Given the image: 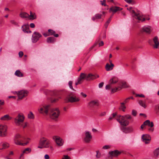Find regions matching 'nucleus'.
Segmentation results:
<instances>
[{
	"label": "nucleus",
	"instance_id": "nucleus-1",
	"mask_svg": "<svg viewBox=\"0 0 159 159\" xmlns=\"http://www.w3.org/2000/svg\"><path fill=\"white\" fill-rule=\"evenodd\" d=\"M132 116L129 115H125L124 116H118L116 118L117 120L120 124L123 126L121 128V131L125 134H128L133 132V128L132 127H125L129 124V121L128 120H131Z\"/></svg>",
	"mask_w": 159,
	"mask_h": 159
},
{
	"label": "nucleus",
	"instance_id": "nucleus-2",
	"mask_svg": "<svg viewBox=\"0 0 159 159\" xmlns=\"http://www.w3.org/2000/svg\"><path fill=\"white\" fill-rule=\"evenodd\" d=\"M25 118L24 115L20 113L14 118V122L17 126L24 128L26 127L27 125V122H24Z\"/></svg>",
	"mask_w": 159,
	"mask_h": 159
},
{
	"label": "nucleus",
	"instance_id": "nucleus-3",
	"mask_svg": "<svg viewBox=\"0 0 159 159\" xmlns=\"http://www.w3.org/2000/svg\"><path fill=\"white\" fill-rule=\"evenodd\" d=\"M99 77V75H94L92 74H89L88 75L83 73H81L80 74V77L78 80V82L75 83V85H77L79 84H81L83 80L84 79L87 80H93Z\"/></svg>",
	"mask_w": 159,
	"mask_h": 159
},
{
	"label": "nucleus",
	"instance_id": "nucleus-4",
	"mask_svg": "<svg viewBox=\"0 0 159 159\" xmlns=\"http://www.w3.org/2000/svg\"><path fill=\"white\" fill-rule=\"evenodd\" d=\"M29 139H26L23 136L17 134L14 139L15 143L18 145L25 146L29 143Z\"/></svg>",
	"mask_w": 159,
	"mask_h": 159
},
{
	"label": "nucleus",
	"instance_id": "nucleus-5",
	"mask_svg": "<svg viewBox=\"0 0 159 159\" xmlns=\"http://www.w3.org/2000/svg\"><path fill=\"white\" fill-rule=\"evenodd\" d=\"M39 146L38 148H49L52 151L53 148L50 144V141L48 139L43 137L40 140L39 143Z\"/></svg>",
	"mask_w": 159,
	"mask_h": 159
},
{
	"label": "nucleus",
	"instance_id": "nucleus-6",
	"mask_svg": "<svg viewBox=\"0 0 159 159\" xmlns=\"http://www.w3.org/2000/svg\"><path fill=\"white\" fill-rule=\"evenodd\" d=\"M60 114V111L58 108H51L48 116L52 119L56 120L58 119Z\"/></svg>",
	"mask_w": 159,
	"mask_h": 159
},
{
	"label": "nucleus",
	"instance_id": "nucleus-7",
	"mask_svg": "<svg viewBox=\"0 0 159 159\" xmlns=\"http://www.w3.org/2000/svg\"><path fill=\"white\" fill-rule=\"evenodd\" d=\"M80 100L79 98L76 97V94L73 92L69 93L65 99V102L67 103L78 102Z\"/></svg>",
	"mask_w": 159,
	"mask_h": 159
},
{
	"label": "nucleus",
	"instance_id": "nucleus-8",
	"mask_svg": "<svg viewBox=\"0 0 159 159\" xmlns=\"http://www.w3.org/2000/svg\"><path fill=\"white\" fill-rule=\"evenodd\" d=\"M127 10H129L131 13L132 16L135 19L137 20H142V21L145 20L144 18L142 19L141 13L139 11L136 12L134 9H133V7H130L127 8Z\"/></svg>",
	"mask_w": 159,
	"mask_h": 159
},
{
	"label": "nucleus",
	"instance_id": "nucleus-9",
	"mask_svg": "<svg viewBox=\"0 0 159 159\" xmlns=\"http://www.w3.org/2000/svg\"><path fill=\"white\" fill-rule=\"evenodd\" d=\"M51 108L50 105L44 104L39 107V111L40 113L48 116Z\"/></svg>",
	"mask_w": 159,
	"mask_h": 159
},
{
	"label": "nucleus",
	"instance_id": "nucleus-10",
	"mask_svg": "<svg viewBox=\"0 0 159 159\" xmlns=\"http://www.w3.org/2000/svg\"><path fill=\"white\" fill-rule=\"evenodd\" d=\"M118 80V79L117 77L115 76L112 77L109 80L108 84L106 86V89L107 90H111V89L115 88V87H113V84L117 83Z\"/></svg>",
	"mask_w": 159,
	"mask_h": 159
},
{
	"label": "nucleus",
	"instance_id": "nucleus-11",
	"mask_svg": "<svg viewBox=\"0 0 159 159\" xmlns=\"http://www.w3.org/2000/svg\"><path fill=\"white\" fill-rule=\"evenodd\" d=\"M128 87V86L125 82H121L117 86H115L114 89H111V93H113L118 91H119L123 88H126Z\"/></svg>",
	"mask_w": 159,
	"mask_h": 159
},
{
	"label": "nucleus",
	"instance_id": "nucleus-12",
	"mask_svg": "<svg viewBox=\"0 0 159 159\" xmlns=\"http://www.w3.org/2000/svg\"><path fill=\"white\" fill-rule=\"evenodd\" d=\"M148 43L149 44L155 48H157L159 46V41L157 36H155L152 39L149 40Z\"/></svg>",
	"mask_w": 159,
	"mask_h": 159
},
{
	"label": "nucleus",
	"instance_id": "nucleus-13",
	"mask_svg": "<svg viewBox=\"0 0 159 159\" xmlns=\"http://www.w3.org/2000/svg\"><path fill=\"white\" fill-rule=\"evenodd\" d=\"M92 138L91 133L87 131L84 132V136L83 140L86 143H89Z\"/></svg>",
	"mask_w": 159,
	"mask_h": 159
},
{
	"label": "nucleus",
	"instance_id": "nucleus-14",
	"mask_svg": "<svg viewBox=\"0 0 159 159\" xmlns=\"http://www.w3.org/2000/svg\"><path fill=\"white\" fill-rule=\"evenodd\" d=\"M42 36L41 34L39 33L34 32L31 38V41L33 43H35L39 40V38Z\"/></svg>",
	"mask_w": 159,
	"mask_h": 159
},
{
	"label": "nucleus",
	"instance_id": "nucleus-15",
	"mask_svg": "<svg viewBox=\"0 0 159 159\" xmlns=\"http://www.w3.org/2000/svg\"><path fill=\"white\" fill-rule=\"evenodd\" d=\"M7 127L6 125H0V136L4 137L7 134Z\"/></svg>",
	"mask_w": 159,
	"mask_h": 159
},
{
	"label": "nucleus",
	"instance_id": "nucleus-16",
	"mask_svg": "<svg viewBox=\"0 0 159 159\" xmlns=\"http://www.w3.org/2000/svg\"><path fill=\"white\" fill-rule=\"evenodd\" d=\"M121 153V152L117 150L110 152L106 159H112L113 157H116Z\"/></svg>",
	"mask_w": 159,
	"mask_h": 159
},
{
	"label": "nucleus",
	"instance_id": "nucleus-17",
	"mask_svg": "<svg viewBox=\"0 0 159 159\" xmlns=\"http://www.w3.org/2000/svg\"><path fill=\"white\" fill-rule=\"evenodd\" d=\"M52 139L54 140L58 146H61L63 145L64 142L62 139L60 137L58 136H54L52 137Z\"/></svg>",
	"mask_w": 159,
	"mask_h": 159
},
{
	"label": "nucleus",
	"instance_id": "nucleus-18",
	"mask_svg": "<svg viewBox=\"0 0 159 159\" xmlns=\"http://www.w3.org/2000/svg\"><path fill=\"white\" fill-rule=\"evenodd\" d=\"M18 93V99L21 100L27 96L28 92L26 90H21L19 91Z\"/></svg>",
	"mask_w": 159,
	"mask_h": 159
},
{
	"label": "nucleus",
	"instance_id": "nucleus-19",
	"mask_svg": "<svg viewBox=\"0 0 159 159\" xmlns=\"http://www.w3.org/2000/svg\"><path fill=\"white\" fill-rule=\"evenodd\" d=\"M142 140L145 144H148L151 140V137L148 134H143L142 136Z\"/></svg>",
	"mask_w": 159,
	"mask_h": 159
},
{
	"label": "nucleus",
	"instance_id": "nucleus-20",
	"mask_svg": "<svg viewBox=\"0 0 159 159\" xmlns=\"http://www.w3.org/2000/svg\"><path fill=\"white\" fill-rule=\"evenodd\" d=\"M88 105L90 108H93L95 106H98V102L96 100H92L89 102Z\"/></svg>",
	"mask_w": 159,
	"mask_h": 159
},
{
	"label": "nucleus",
	"instance_id": "nucleus-21",
	"mask_svg": "<svg viewBox=\"0 0 159 159\" xmlns=\"http://www.w3.org/2000/svg\"><path fill=\"white\" fill-rule=\"evenodd\" d=\"M142 31L150 34L151 32V27L150 26H145L142 28Z\"/></svg>",
	"mask_w": 159,
	"mask_h": 159
},
{
	"label": "nucleus",
	"instance_id": "nucleus-22",
	"mask_svg": "<svg viewBox=\"0 0 159 159\" xmlns=\"http://www.w3.org/2000/svg\"><path fill=\"white\" fill-rule=\"evenodd\" d=\"M22 30L25 33H31V31L29 30V27L28 25H25L22 26Z\"/></svg>",
	"mask_w": 159,
	"mask_h": 159
},
{
	"label": "nucleus",
	"instance_id": "nucleus-23",
	"mask_svg": "<svg viewBox=\"0 0 159 159\" xmlns=\"http://www.w3.org/2000/svg\"><path fill=\"white\" fill-rule=\"evenodd\" d=\"M31 151V149L29 148H27L25 149L22 152V153L20 154V159H23V156L24 154H27Z\"/></svg>",
	"mask_w": 159,
	"mask_h": 159
},
{
	"label": "nucleus",
	"instance_id": "nucleus-24",
	"mask_svg": "<svg viewBox=\"0 0 159 159\" xmlns=\"http://www.w3.org/2000/svg\"><path fill=\"white\" fill-rule=\"evenodd\" d=\"M114 66L113 64H109L108 63H107L105 66V69L107 71H109L112 70Z\"/></svg>",
	"mask_w": 159,
	"mask_h": 159
},
{
	"label": "nucleus",
	"instance_id": "nucleus-25",
	"mask_svg": "<svg viewBox=\"0 0 159 159\" xmlns=\"http://www.w3.org/2000/svg\"><path fill=\"white\" fill-rule=\"evenodd\" d=\"M122 8L117 7H112L110 9V11H112L114 13L118 11H120Z\"/></svg>",
	"mask_w": 159,
	"mask_h": 159
},
{
	"label": "nucleus",
	"instance_id": "nucleus-26",
	"mask_svg": "<svg viewBox=\"0 0 159 159\" xmlns=\"http://www.w3.org/2000/svg\"><path fill=\"white\" fill-rule=\"evenodd\" d=\"M125 104L124 102H121L120 103V106L119 107V109L120 110L122 111L123 112L125 111L126 107L125 105Z\"/></svg>",
	"mask_w": 159,
	"mask_h": 159
},
{
	"label": "nucleus",
	"instance_id": "nucleus-27",
	"mask_svg": "<svg viewBox=\"0 0 159 159\" xmlns=\"http://www.w3.org/2000/svg\"><path fill=\"white\" fill-rule=\"evenodd\" d=\"M11 119V118L8 115H6L2 117L0 120L3 121H8Z\"/></svg>",
	"mask_w": 159,
	"mask_h": 159
},
{
	"label": "nucleus",
	"instance_id": "nucleus-28",
	"mask_svg": "<svg viewBox=\"0 0 159 159\" xmlns=\"http://www.w3.org/2000/svg\"><path fill=\"white\" fill-rule=\"evenodd\" d=\"M14 74L15 75L19 77H23L24 76L23 74L20 72V70H16Z\"/></svg>",
	"mask_w": 159,
	"mask_h": 159
},
{
	"label": "nucleus",
	"instance_id": "nucleus-29",
	"mask_svg": "<svg viewBox=\"0 0 159 159\" xmlns=\"http://www.w3.org/2000/svg\"><path fill=\"white\" fill-rule=\"evenodd\" d=\"M20 16L22 18H29V15L26 12H21L20 14Z\"/></svg>",
	"mask_w": 159,
	"mask_h": 159
},
{
	"label": "nucleus",
	"instance_id": "nucleus-30",
	"mask_svg": "<svg viewBox=\"0 0 159 159\" xmlns=\"http://www.w3.org/2000/svg\"><path fill=\"white\" fill-rule=\"evenodd\" d=\"M36 18V16L34 13H33L31 11L30 12V15L29 18L30 20H34Z\"/></svg>",
	"mask_w": 159,
	"mask_h": 159
},
{
	"label": "nucleus",
	"instance_id": "nucleus-31",
	"mask_svg": "<svg viewBox=\"0 0 159 159\" xmlns=\"http://www.w3.org/2000/svg\"><path fill=\"white\" fill-rule=\"evenodd\" d=\"M139 103L140 105L143 107L144 108H145L146 107L145 102H144L142 100H139Z\"/></svg>",
	"mask_w": 159,
	"mask_h": 159
},
{
	"label": "nucleus",
	"instance_id": "nucleus-32",
	"mask_svg": "<svg viewBox=\"0 0 159 159\" xmlns=\"http://www.w3.org/2000/svg\"><path fill=\"white\" fill-rule=\"evenodd\" d=\"M159 148H156L154 152V154L155 156L158 157L159 155Z\"/></svg>",
	"mask_w": 159,
	"mask_h": 159
},
{
	"label": "nucleus",
	"instance_id": "nucleus-33",
	"mask_svg": "<svg viewBox=\"0 0 159 159\" xmlns=\"http://www.w3.org/2000/svg\"><path fill=\"white\" fill-rule=\"evenodd\" d=\"M54 38L53 37H48L47 39V42L48 43H52L53 42Z\"/></svg>",
	"mask_w": 159,
	"mask_h": 159
},
{
	"label": "nucleus",
	"instance_id": "nucleus-34",
	"mask_svg": "<svg viewBox=\"0 0 159 159\" xmlns=\"http://www.w3.org/2000/svg\"><path fill=\"white\" fill-rule=\"evenodd\" d=\"M2 146H3V148L1 149H2L3 148H8L9 147V145L8 143H3L2 144Z\"/></svg>",
	"mask_w": 159,
	"mask_h": 159
},
{
	"label": "nucleus",
	"instance_id": "nucleus-35",
	"mask_svg": "<svg viewBox=\"0 0 159 159\" xmlns=\"http://www.w3.org/2000/svg\"><path fill=\"white\" fill-rule=\"evenodd\" d=\"M48 32L49 33L48 34H50V35H54V34L55 33V31L51 29H49L48 30Z\"/></svg>",
	"mask_w": 159,
	"mask_h": 159
},
{
	"label": "nucleus",
	"instance_id": "nucleus-36",
	"mask_svg": "<svg viewBox=\"0 0 159 159\" xmlns=\"http://www.w3.org/2000/svg\"><path fill=\"white\" fill-rule=\"evenodd\" d=\"M116 113H113L109 118V120H112L116 116Z\"/></svg>",
	"mask_w": 159,
	"mask_h": 159
},
{
	"label": "nucleus",
	"instance_id": "nucleus-37",
	"mask_svg": "<svg viewBox=\"0 0 159 159\" xmlns=\"http://www.w3.org/2000/svg\"><path fill=\"white\" fill-rule=\"evenodd\" d=\"M28 117L30 119H33L34 118V116L33 113L30 112V113L28 114Z\"/></svg>",
	"mask_w": 159,
	"mask_h": 159
},
{
	"label": "nucleus",
	"instance_id": "nucleus-38",
	"mask_svg": "<svg viewBox=\"0 0 159 159\" xmlns=\"http://www.w3.org/2000/svg\"><path fill=\"white\" fill-rule=\"evenodd\" d=\"M68 84L70 88L72 89L73 90L75 91L74 89H73L72 86V82L71 81H70L69 82Z\"/></svg>",
	"mask_w": 159,
	"mask_h": 159
},
{
	"label": "nucleus",
	"instance_id": "nucleus-39",
	"mask_svg": "<svg viewBox=\"0 0 159 159\" xmlns=\"http://www.w3.org/2000/svg\"><path fill=\"white\" fill-rule=\"evenodd\" d=\"M141 16H142V19H143V18H144L145 19V20L143 21H142V20H137L138 21V22H140V21H141V22H143V21H144L145 20H150V18L149 17H146V18H144L143 17V15H142V14H141Z\"/></svg>",
	"mask_w": 159,
	"mask_h": 159
},
{
	"label": "nucleus",
	"instance_id": "nucleus-40",
	"mask_svg": "<svg viewBox=\"0 0 159 159\" xmlns=\"http://www.w3.org/2000/svg\"><path fill=\"white\" fill-rule=\"evenodd\" d=\"M150 121L149 120H147L145 121L143 123V125H148L149 124V123H150Z\"/></svg>",
	"mask_w": 159,
	"mask_h": 159
},
{
	"label": "nucleus",
	"instance_id": "nucleus-41",
	"mask_svg": "<svg viewBox=\"0 0 159 159\" xmlns=\"http://www.w3.org/2000/svg\"><path fill=\"white\" fill-rule=\"evenodd\" d=\"M125 1H126L127 3H129V4H134V0H125Z\"/></svg>",
	"mask_w": 159,
	"mask_h": 159
},
{
	"label": "nucleus",
	"instance_id": "nucleus-42",
	"mask_svg": "<svg viewBox=\"0 0 159 159\" xmlns=\"http://www.w3.org/2000/svg\"><path fill=\"white\" fill-rule=\"evenodd\" d=\"M58 99L57 98H51V102L52 103H54L56 102L57 100Z\"/></svg>",
	"mask_w": 159,
	"mask_h": 159
},
{
	"label": "nucleus",
	"instance_id": "nucleus-43",
	"mask_svg": "<svg viewBox=\"0 0 159 159\" xmlns=\"http://www.w3.org/2000/svg\"><path fill=\"white\" fill-rule=\"evenodd\" d=\"M62 159H70V158L68 155H64Z\"/></svg>",
	"mask_w": 159,
	"mask_h": 159
},
{
	"label": "nucleus",
	"instance_id": "nucleus-44",
	"mask_svg": "<svg viewBox=\"0 0 159 159\" xmlns=\"http://www.w3.org/2000/svg\"><path fill=\"white\" fill-rule=\"evenodd\" d=\"M110 147V146L109 145H106L104 146L102 148L104 149H107L109 148Z\"/></svg>",
	"mask_w": 159,
	"mask_h": 159
},
{
	"label": "nucleus",
	"instance_id": "nucleus-45",
	"mask_svg": "<svg viewBox=\"0 0 159 159\" xmlns=\"http://www.w3.org/2000/svg\"><path fill=\"white\" fill-rule=\"evenodd\" d=\"M135 94L136 95V97H140L144 98L145 97L144 95L143 94Z\"/></svg>",
	"mask_w": 159,
	"mask_h": 159
},
{
	"label": "nucleus",
	"instance_id": "nucleus-46",
	"mask_svg": "<svg viewBox=\"0 0 159 159\" xmlns=\"http://www.w3.org/2000/svg\"><path fill=\"white\" fill-rule=\"evenodd\" d=\"M101 15L99 14H97L95 15V16L96 19H100L101 17Z\"/></svg>",
	"mask_w": 159,
	"mask_h": 159
},
{
	"label": "nucleus",
	"instance_id": "nucleus-47",
	"mask_svg": "<svg viewBox=\"0 0 159 159\" xmlns=\"http://www.w3.org/2000/svg\"><path fill=\"white\" fill-rule=\"evenodd\" d=\"M10 22L11 24H12L13 25H17V23L14 20H11L10 21Z\"/></svg>",
	"mask_w": 159,
	"mask_h": 159
},
{
	"label": "nucleus",
	"instance_id": "nucleus-48",
	"mask_svg": "<svg viewBox=\"0 0 159 159\" xmlns=\"http://www.w3.org/2000/svg\"><path fill=\"white\" fill-rule=\"evenodd\" d=\"M129 98H127L124 100V101L123 102H124L126 104L129 102Z\"/></svg>",
	"mask_w": 159,
	"mask_h": 159
},
{
	"label": "nucleus",
	"instance_id": "nucleus-49",
	"mask_svg": "<svg viewBox=\"0 0 159 159\" xmlns=\"http://www.w3.org/2000/svg\"><path fill=\"white\" fill-rule=\"evenodd\" d=\"M137 112L135 110H133L132 111V114L134 116H135L136 115Z\"/></svg>",
	"mask_w": 159,
	"mask_h": 159
},
{
	"label": "nucleus",
	"instance_id": "nucleus-50",
	"mask_svg": "<svg viewBox=\"0 0 159 159\" xmlns=\"http://www.w3.org/2000/svg\"><path fill=\"white\" fill-rule=\"evenodd\" d=\"M97 154L96 155V157L97 158H99L100 157V153H99L98 151H97L96 152Z\"/></svg>",
	"mask_w": 159,
	"mask_h": 159
},
{
	"label": "nucleus",
	"instance_id": "nucleus-51",
	"mask_svg": "<svg viewBox=\"0 0 159 159\" xmlns=\"http://www.w3.org/2000/svg\"><path fill=\"white\" fill-rule=\"evenodd\" d=\"M23 52L22 51H20L19 53V55L20 57H21L23 55Z\"/></svg>",
	"mask_w": 159,
	"mask_h": 159
},
{
	"label": "nucleus",
	"instance_id": "nucleus-52",
	"mask_svg": "<svg viewBox=\"0 0 159 159\" xmlns=\"http://www.w3.org/2000/svg\"><path fill=\"white\" fill-rule=\"evenodd\" d=\"M148 126L151 127H153L154 126L153 122H150Z\"/></svg>",
	"mask_w": 159,
	"mask_h": 159
},
{
	"label": "nucleus",
	"instance_id": "nucleus-53",
	"mask_svg": "<svg viewBox=\"0 0 159 159\" xmlns=\"http://www.w3.org/2000/svg\"><path fill=\"white\" fill-rule=\"evenodd\" d=\"M4 104V102L3 101H0V110L2 108L1 107L2 105Z\"/></svg>",
	"mask_w": 159,
	"mask_h": 159
},
{
	"label": "nucleus",
	"instance_id": "nucleus-54",
	"mask_svg": "<svg viewBox=\"0 0 159 159\" xmlns=\"http://www.w3.org/2000/svg\"><path fill=\"white\" fill-rule=\"evenodd\" d=\"M106 115V112H102L100 114V116H105Z\"/></svg>",
	"mask_w": 159,
	"mask_h": 159
},
{
	"label": "nucleus",
	"instance_id": "nucleus-55",
	"mask_svg": "<svg viewBox=\"0 0 159 159\" xmlns=\"http://www.w3.org/2000/svg\"><path fill=\"white\" fill-rule=\"evenodd\" d=\"M103 84H104V83L103 82H102L101 83H100L99 84V88H101L102 87L103 85Z\"/></svg>",
	"mask_w": 159,
	"mask_h": 159
},
{
	"label": "nucleus",
	"instance_id": "nucleus-56",
	"mask_svg": "<svg viewBox=\"0 0 159 159\" xmlns=\"http://www.w3.org/2000/svg\"><path fill=\"white\" fill-rule=\"evenodd\" d=\"M98 44L99 46H102L104 45V43L102 41H101Z\"/></svg>",
	"mask_w": 159,
	"mask_h": 159
},
{
	"label": "nucleus",
	"instance_id": "nucleus-57",
	"mask_svg": "<svg viewBox=\"0 0 159 159\" xmlns=\"http://www.w3.org/2000/svg\"><path fill=\"white\" fill-rule=\"evenodd\" d=\"M44 158L45 159H49L50 157L48 154H46L44 156Z\"/></svg>",
	"mask_w": 159,
	"mask_h": 159
},
{
	"label": "nucleus",
	"instance_id": "nucleus-58",
	"mask_svg": "<svg viewBox=\"0 0 159 159\" xmlns=\"http://www.w3.org/2000/svg\"><path fill=\"white\" fill-rule=\"evenodd\" d=\"M155 110L159 111V105L156 106L155 107Z\"/></svg>",
	"mask_w": 159,
	"mask_h": 159
},
{
	"label": "nucleus",
	"instance_id": "nucleus-59",
	"mask_svg": "<svg viewBox=\"0 0 159 159\" xmlns=\"http://www.w3.org/2000/svg\"><path fill=\"white\" fill-rule=\"evenodd\" d=\"M54 95L56 96H57L59 94V92L58 91H56L54 93Z\"/></svg>",
	"mask_w": 159,
	"mask_h": 159
},
{
	"label": "nucleus",
	"instance_id": "nucleus-60",
	"mask_svg": "<svg viewBox=\"0 0 159 159\" xmlns=\"http://www.w3.org/2000/svg\"><path fill=\"white\" fill-rule=\"evenodd\" d=\"M30 26L31 28H34L35 27V25L34 23H31L30 25Z\"/></svg>",
	"mask_w": 159,
	"mask_h": 159
},
{
	"label": "nucleus",
	"instance_id": "nucleus-61",
	"mask_svg": "<svg viewBox=\"0 0 159 159\" xmlns=\"http://www.w3.org/2000/svg\"><path fill=\"white\" fill-rule=\"evenodd\" d=\"M81 95L83 96L84 98H85L87 97V95L86 94H84L83 93H82V92L81 93Z\"/></svg>",
	"mask_w": 159,
	"mask_h": 159
},
{
	"label": "nucleus",
	"instance_id": "nucleus-62",
	"mask_svg": "<svg viewBox=\"0 0 159 159\" xmlns=\"http://www.w3.org/2000/svg\"><path fill=\"white\" fill-rule=\"evenodd\" d=\"M43 35L45 37H46L48 36H49L50 35V34H47V33H44L43 34Z\"/></svg>",
	"mask_w": 159,
	"mask_h": 159
},
{
	"label": "nucleus",
	"instance_id": "nucleus-63",
	"mask_svg": "<svg viewBox=\"0 0 159 159\" xmlns=\"http://www.w3.org/2000/svg\"><path fill=\"white\" fill-rule=\"evenodd\" d=\"M112 16H111L110 18L109 19L107 20V21L106 23H107L109 24L111 20V17Z\"/></svg>",
	"mask_w": 159,
	"mask_h": 159
},
{
	"label": "nucleus",
	"instance_id": "nucleus-64",
	"mask_svg": "<svg viewBox=\"0 0 159 159\" xmlns=\"http://www.w3.org/2000/svg\"><path fill=\"white\" fill-rule=\"evenodd\" d=\"M19 93V91H15L13 92V93L14 94H16L18 96V93Z\"/></svg>",
	"mask_w": 159,
	"mask_h": 159
}]
</instances>
